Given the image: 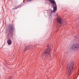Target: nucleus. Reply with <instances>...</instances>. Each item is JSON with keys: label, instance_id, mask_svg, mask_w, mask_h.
<instances>
[{"label": "nucleus", "instance_id": "obj_1", "mask_svg": "<svg viewBox=\"0 0 79 79\" xmlns=\"http://www.w3.org/2000/svg\"><path fill=\"white\" fill-rule=\"evenodd\" d=\"M51 55V50L48 48L46 49L42 54V57L43 58H45L47 56H49Z\"/></svg>", "mask_w": 79, "mask_h": 79}, {"label": "nucleus", "instance_id": "obj_2", "mask_svg": "<svg viewBox=\"0 0 79 79\" xmlns=\"http://www.w3.org/2000/svg\"><path fill=\"white\" fill-rule=\"evenodd\" d=\"M8 30L9 32H7L6 34L8 37L10 38L11 37V34H12L15 31V27L13 25H10L9 26Z\"/></svg>", "mask_w": 79, "mask_h": 79}, {"label": "nucleus", "instance_id": "obj_3", "mask_svg": "<svg viewBox=\"0 0 79 79\" xmlns=\"http://www.w3.org/2000/svg\"><path fill=\"white\" fill-rule=\"evenodd\" d=\"M79 48V44H74L72 45L70 48V50H73L74 51Z\"/></svg>", "mask_w": 79, "mask_h": 79}, {"label": "nucleus", "instance_id": "obj_4", "mask_svg": "<svg viewBox=\"0 0 79 79\" xmlns=\"http://www.w3.org/2000/svg\"><path fill=\"white\" fill-rule=\"evenodd\" d=\"M48 1H49L50 3L53 4V6H54L53 8V11H56V7H57L56 2L53 0H48Z\"/></svg>", "mask_w": 79, "mask_h": 79}, {"label": "nucleus", "instance_id": "obj_5", "mask_svg": "<svg viewBox=\"0 0 79 79\" xmlns=\"http://www.w3.org/2000/svg\"><path fill=\"white\" fill-rule=\"evenodd\" d=\"M33 48V46H32L29 45H27L25 46V48H24V49L23 50L24 51H26V50H29L30 48Z\"/></svg>", "mask_w": 79, "mask_h": 79}, {"label": "nucleus", "instance_id": "obj_6", "mask_svg": "<svg viewBox=\"0 0 79 79\" xmlns=\"http://www.w3.org/2000/svg\"><path fill=\"white\" fill-rule=\"evenodd\" d=\"M57 21L59 24L58 25V26H61L60 24H62V20H61V19L60 18H58L57 19Z\"/></svg>", "mask_w": 79, "mask_h": 79}, {"label": "nucleus", "instance_id": "obj_7", "mask_svg": "<svg viewBox=\"0 0 79 79\" xmlns=\"http://www.w3.org/2000/svg\"><path fill=\"white\" fill-rule=\"evenodd\" d=\"M73 66H74V62H72L70 63V66L69 69L70 71V73H72Z\"/></svg>", "mask_w": 79, "mask_h": 79}, {"label": "nucleus", "instance_id": "obj_8", "mask_svg": "<svg viewBox=\"0 0 79 79\" xmlns=\"http://www.w3.org/2000/svg\"><path fill=\"white\" fill-rule=\"evenodd\" d=\"M67 73L68 75L69 76V65H68L67 67Z\"/></svg>", "mask_w": 79, "mask_h": 79}, {"label": "nucleus", "instance_id": "obj_9", "mask_svg": "<svg viewBox=\"0 0 79 79\" xmlns=\"http://www.w3.org/2000/svg\"><path fill=\"white\" fill-rule=\"evenodd\" d=\"M7 42L8 45H10L11 44V40L10 39H8L7 41Z\"/></svg>", "mask_w": 79, "mask_h": 79}, {"label": "nucleus", "instance_id": "obj_10", "mask_svg": "<svg viewBox=\"0 0 79 79\" xmlns=\"http://www.w3.org/2000/svg\"><path fill=\"white\" fill-rule=\"evenodd\" d=\"M20 8V7H15L13 9V10H15L16 9H17V8Z\"/></svg>", "mask_w": 79, "mask_h": 79}, {"label": "nucleus", "instance_id": "obj_11", "mask_svg": "<svg viewBox=\"0 0 79 79\" xmlns=\"http://www.w3.org/2000/svg\"><path fill=\"white\" fill-rule=\"evenodd\" d=\"M27 1L28 2H31V1H32V0H27Z\"/></svg>", "mask_w": 79, "mask_h": 79}, {"label": "nucleus", "instance_id": "obj_12", "mask_svg": "<svg viewBox=\"0 0 79 79\" xmlns=\"http://www.w3.org/2000/svg\"><path fill=\"white\" fill-rule=\"evenodd\" d=\"M49 47V45H48L47 47Z\"/></svg>", "mask_w": 79, "mask_h": 79}, {"label": "nucleus", "instance_id": "obj_13", "mask_svg": "<svg viewBox=\"0 0 79 79\" xmlns=\"http://www.w3.org/2000/svg\"><path fill=\"white\" fill-rule=\"evenodd\" d=\"M51 56H52V55H51Z\"/></svg>", "mask_w": 79, "mask_h": 79}]
</instances>
